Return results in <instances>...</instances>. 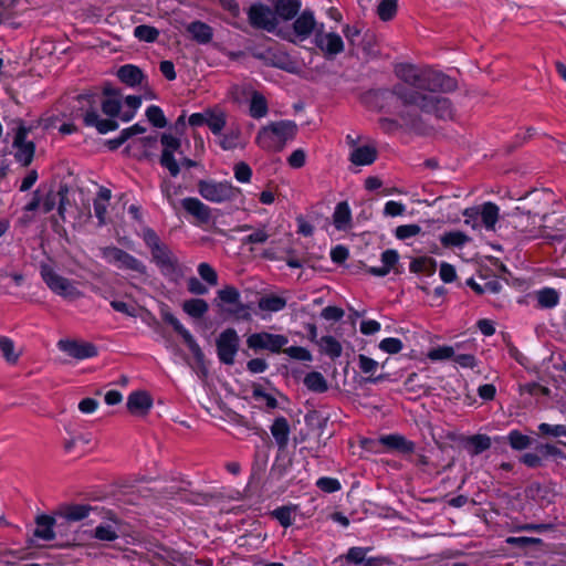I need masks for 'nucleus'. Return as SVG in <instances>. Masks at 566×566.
<instances>
[{"mask_svg": "<svg viewBox=\"0 0 566 566\" xmlns=\"http://www.w3.org/2000/svg\"><path fill=\"white\" fill-rule=\"evenodd\" d=\"M101 253L107 263L114 264L120 270L132 271L139 275L147 273V268L140 260L117 247H105Z\"/></svg>", "mask_w": 566, "mask_h": 566, "instance_id": "obj_8", "label": "nucleus"}, {"mask_svg": "<svg viewBox=\"0 0 566 566\" xmlns=\"http://www.w3.org/2000/svg\"><path fill=\"white\" fill-rule=\"evenodd\" d=\"M14 123L17 124L12 142L14 158L22 166L28 167L33 160L35 145L32 140H28L27 137L34 126L27 125L22 119H17Z\"/></svg>", "mask_w": 566, "mask_h": 566, "instance_id": "obj_5", "label": "nucleus"}, {"mask_svg": "<svg viewBox=\"0 0 566 566\" xmlns=\"http://www.w3.org/2000/svg\"><path fill=\"white\" fill-rule=\"evenodd\" d=\"M402 124L416 132L422 133L427 128L426 119L413 109H406L399 113Z\"/></svg>", "mask_w": 566, "mask_h": 566, "instance_id": "obj_36", "label": "nucleus"}, {"mask_svg": "<svg viewBox=\"0 0 566 566\" xmlns=\"http://www.w3.org/2000/svg\"><path fill=\"white\" fill-rule=\"evenodd\" d=\"M252 397L258 401H263L269 409L277 407V400L270 394H266L261 386H254Z\"/></svg>", "mask_w": 566, "mask_h": 566, "instance_id": "obj_58", "label": "nucleus"}, {"mask_svg": "<svg viewBox=\"0 0 566 566\" xmlns=\"http://www.w3.org/2000/svg\"><path fill=\"white\" fill-rule=\"evenodd\" d=\"M287 343L286 336L268 332L254 333L247 338L249 348L253 350H269L271 353H280Z\"/></svg>", "mask_w": 566, "mask_h": 566, "instance_id": "obj_11", "label": "nucleus"}, {"mask_svg": "<svg viewBox=\"0 0 566 566\" xmlns=\"http://www.w3.org/2000/svg\"><path fill=\"white\" fill-rule=\"evenodd\" d=\"M182 310L193 318H201L208 312L209 305L202 298H191L184 302Z\"/></svg>", "mask_w": 566, "mask_h": 566, "instance_id": "obj_42", "label": "nucleus"}, {"mask_svg": "<svg viewBox=\"0 0 566 566\" xmlns=\"http://www.w3.org/2000/svg\"><path fill=\"white\" fill-rule=\"evenodd\" d=\"M318 346L321 350L328 355L331 358H337L342 355V345L333 336H323L318 340Z\"/></svg>", "mask_w": 566, "mask_h": 566, "instance_id": "obj_44", "label": "nucleus"}, {"mask_svg": "<svg viewBox=\"0 0 566 566\" xmlns=\"http://www.w3.org/2000/svg\"><path fill=\"white\" fill-rule=\"evenodd\" d=\"M479 214L484 228L488 230H494L499 220L500 208L493 202H484L479 206Z\"/></svg>", "mask_w": 566, "mask_h": 566, "instance_id": "obj_30", "label": "nucleus"}, {"mask_svg": "<svg viewBox=\"0 0 566 566\" xmlns=\"http://www.w3.org/2000/svg\"><path fill=\"white\" fill-rule=\"evenodd\" d=\"M468 443L472 447L471 453L476 455L491 447V439L486 434H474L469 438Z\"/></svg>", "mask_w": 566, "mask_h": 566, "instance_id": "obj_49", "label": "nucleus"}, {"mask_svg": "<svg viewBox=\"0 0 566 566\" xmlns=\"http://www.w3.org/2000/svg\"><path fill=\"white\" fill-rule=\"evenodd\" d=\"M269 238L270 233L268 232V228L265 224H263L262 227L255 229L249 235L244 237L242 239V244H263L268 241Z\"/></svg>", "mask_w": 566, "mask_h": 566, "instance_id": "obj_52", "label": "nucleus"}, {"mask_svg": "<svg viewBox=\"0 0 566 566\" xmlns=\"http://www.w3.org/2000/svg\"><path fill=\"white\" fill-rule=\"evenodd\" d=\"M57 347L69 356L76 359L92 358L97 355V347L87 342L61 339Z\"/></svg>", "mask_w": 566, "mask_h": 566, "instance_id": "obj_17", "label": "nucleus"}, {"mask_svg": "<svg viewBox=\"0 0 566 566\" xmlns=\"http://www.w3.org/2000/svg\"><path fill=\"white\" fill-rule=\"evenodd\" d=\"M198 273L207 284L211 286H216L218 284V274L210 264L206 262L200 263L198 265Z\"/></svg>", "mask_w": 566, "mask_h": 566, "instance_id": "obj_54", "label": "nucleus"}, {"mask_svg": "<svg viewBox=\"0 0 566 566\" xmlns=\"http://www.w3.org/2000/svg\"><path fill=\"white\" fill-rule=\"evenodd\" d=\"M507 440L511 448L514 450H525L533 442V439L531 437L521 433L518 430L510 431Z\"/></svg>", "mask_w": 566, "mask_h": 566, "instance_id": "obj_47", "label": "nucleus"}, {"mask_svg": "<svg viewBox=\"0 0 566 566\" xmlns=\"http://www.w3.org/2000/svg\"><path fill=\"white\" fill-rule=\"evenodd\" d=\"M69 189L66 186H61L57 191L50 190L45 196H42L41 209L43 213L51 212L57 205V211L62 219L67 203Z\"/></svg>", "mask_w": 566, "mask_h": 566, "instance_id": "obj_19", "label": "nucleus"}, {"mask_svg": "<svg viewBox=\"0 0 566 566\" xmlns=\"http://www.w3.org/2000/svg\"><path fill=\"white\" fill-rule=\"evenodd\" d=\"M219 360L224 365H233L240 347V337L234 328H227L216 340Z\"/></svg>", "mask_w": 566, "mask_h": 566, "instance_id": "obj_10", "label": "nucleus"}, {"mask_svg": "<svg viewBox=\"0 0 566 566\" xmlns=\"http://www.w3.org/2000/svg\"><path fill=\"white\" fill-rule=\"evenodd\" d=\"M303 382L305 387L313 392L323 394L328 389L327 380L319 371L308 373L304 377Z\"/></svg>", "mask_w": 566, "mask_h": 566, "instance_id": "obj_39", "label": "nucleus"}, {"mask_svg": "<svg viewBox=\"0 0 566 566\" xmlns=\"http://www.w3.org/2000/svg\"><path fill=\"white\" fill-rule=\"evenodd\" d=\"M368 548L354 546L350 547L344 556L346 562L360 566L366 559Z\"/></svg>", "mask_w": 566, "mask_h": 566, "instance_id": "obj_57", "label": "nucleus"}, {"mask_svg": "<svg viewBox=\"0 0 566 566\" xmlns=\"http://www.w3.org/2000/svg\"><path fill=\"white\" fill-rule=\"evenodd\" d=\"M219 137V146L223 150H232L241 146L242 130L238 124H231L227 127V130L221 133Z\"/></svg>", "mask_w": 566, "mask_h": 566, "instance_id": "obj_24", "label": "nucleus"}, {"mask_svg": "<svg viewBox=\"0 0 566 566\" xmlns=\"http://www.w3.org/2000/svg\"><path fill=\"white\" fill-rule=\"evenodd\" d=\"M234 177L240 182H249L252 177V170L245 163H239L234 166Z\"/></svg>", "mask_w": 566, "mask_h": 566, "instance_id": "obj_64", "label": "nucleus"}, {"mask_svg": "<svg viewBox=\"0 0 566 566\" xmlns=\"http://www.w3.org/2000/svg\"><path fill=\"white\" fill-rule=\"evenodd\" d=\"M24 280V274L21 271L14 270L12 266H4L0 269V289L4 293H10L11 286H22Z\"/></svg>", "mask_w": 566, "mask_h": 566, "instance_id": "obj_25", "label": "nucleus"}, {"mask_svg": "<svg viewBox=\"0 0 566 566\" xmlns=\"http://www.w3.org/2000/svg\"><path fill=\"white\" fill-rule=\"evenodd\" d=\"M392 94L396 95L406 107H415L424 115L433 114L437 119L441 120L453 118V107L447 97L412 91L401 85H395Z\"/></svg>", "mask_w": 566, "mask_h": 566, "instance_id": "obj_2", "label": "nucleus"}, {"mask_svg": "<svg viewBox=\"0 0 566 566\" xmlns=\"http://www.w3.org/2000/svg\"><path fill=\"white\" fill-rule=\"evenodd\" d=\"M125 104L127 105L128 109L120 114V119L123 122H129L140 106L142 99L139 96L129 95L125 98Z\"/></svg>", "mask_w": 566, "mask_h": 566, "instance_id": "obj_55", "label": "nucleus"}, {"mask_svg": "<svg viewBox=\"0 0 566 566\" xmlns=\"http://www.w3.org/2000/svg\"><path fill=\"white\" fill-rule=\"evenodd\" d=\"M293 42H302L307 40L314 32H318L317 22L314 17V12L310 9L303 10L300 14L294 18L292 24Z\"/></svg>", "mask_w": 566, "mask_h": 566, "instance_id": "obj_14", "label": "nucleus"}, {"mask_svg": "<svg viewBox=\"0 0 566 566\" xmlns=\"http://www.w3.org/2000/svg\"><path fill=\"white\" fill-rule=\"evenodd\" d=\"M40 274L49 289L55 294L71 300L78 298L82 295L72 281L57 274L49 264L41 265Z\"/></svg>", "mask_w": 566, "mask_h": 566, "instance_id": "obj_7", "label": "nucleus"}, {"mask_svg": "<svg viewBox=\"0 0 566 566\" xmlns=\"http://www.w3.org/2000/svg\"><path fill=\"white\" fill-rule=\"evenodd\" d=\"M421 228L418 224H402L396 228L395 234L399 240H406L418 235Z\"/></svg>", "mask_w": 566, "mask_h": 566, "instance_id": "obj_59", "label": "nucleus"}, {"mask_svg": "<svg viewBox=\"0 0 566 566\" xmlns=\"http://www.w3.org/2000/svg\"><path fill=\"white\" fill-rule=\"evenodd\" d=\"M142 238L150 250L153 261L161 274L169 277L178 276L180 274L179 261L168 245L161 242L157 233L151 228H145Z\"/></svg>", "mask_w": 566, "mask_h": 566, "instance_id": "obj_4", "label": "nucleus"}, {"mask_svg": "<svg viewBox=\"0 0 566 566\" xmlns=\"http://www.w3.org/2000/svg\"><path fill=\"white\" fill-rule=\"evenodd\" d=\"M377 149L374 146H359L353 149L349 160L356 166L371 165L377 159Z\"/></svg>", "mask_w": 566, "mask_h": 566, "instance_id": "obj_29", "label": "nucleus"}, {"mask_svg": "<svg viewBox=\"0 0 566 566\" xmlns=\"http://www.w3.org/2000/svg\"><path fill=\"white\" fill-rule=\"evenodd\" d=\"M228 115L221 108L208 109L207 126L214 136L221 135L227 128Z\"/></svg>", "mask_w": 566, "mask_h": 566, "instance_id": "obj_31", "label": "nucleus"}, {"mask_svg": "<svg viewBox=\"0 0 566 566\" xmlns=\"http://www.w3.org/2000/svg\"><path fill=\"white\" fill-rule=\"evenodd\" d=\"M95 510L96 509L91 505L73 504L64 509L63 515L67 521L77 522L87 517L90 513Z\"/></svg>", "mask_w": 566, "mask_h": 566, "instance_id": "obj_41", "label": "nucleus"}, {"mask_svg": "<svg viewBox=\"0 0 566 566\" xmlns=\"http://www.w3.org/2000/svg\"><path fill=\"white\" fill-rule=\"evenodd\" d=\"M379 442L390 450H397L401 453H411L415 450V443L400 434H387L379 438Z\"/></svg>", "mask_w": 566, "mask_h": 566, "instance_id": "obj_28", "label": "nucleus"}, {"mask_svg": "<svg viewBox=\"0 0 566 566\" xmlns=\"http://www.w3.org/2000/svg\"><path fill=\"white\" fill-rule=\"evenodd\" d=\"M396 75L408 86L403 87L419 91L421 88L423 69H419L412 64L401 63L395 67ZM402 86V84H400Z\"/></svg>", "mask_w": 566, "mask_h": 566, "instance_id": "obj_18", "label": "nucleus"}, {"mask_svg": "<svg viewBox=\"0 0 566 566\" xmlns=\"http://www.w3.org/2000/svg\"><path fill=\"white\" fill-rule=\"evenodd\" d=\"M269 105L266 98L258 91H253L249 104V114L252 118L260 119L268 115Z\"/></svg>", "mask_w": 566, "mask_h": 566, "instance_id": "obj_34", "label": "nucleus"}, {"mask_svg": "<svg viewBox=\"0 0 566 566\" xmlns=\"http://www.w3.org/2000/svg\"><path fill=\"white\" fill-rule=\"evenodd\" d=\"M427 357L430 360H447L454 357V349L452 346H439L430 349Z\"/></svg>", "mask_w": 566, "mask_h": 566, "instance_id": "obj_56", "label": "nucleus"}, {"mask_svg": "<svg viewBox=\"0 0 566 566\" xmlns=\"http://www.w3.org/2000/svg\"><path fill=\"white\" fill-rule=\"evenodd\" d=\"M301 0H275L273 3V11L280 22L293 20L301 11Z\"/></svg>", "mask_w": 566, "mask_h": 566, "instance_id": "obj_21", "label": "nucleus"}, {"mask_svg": "<svg viewBox=\"0 0 566 566\" xmlns=\"http://www.w3.org/2000/svg\"><path fill=\"white\" fill-rule=\"evenodd\" d=\"M293 513L294 510L291 506H280L271 514L283 527H289L294 521Z\"/></svg>", "mask_w": 566, "mask_h": 566, "instance_id": "obj_53", "label": "nucleus"}, {"mask_svg": "<svg viewBox=\"0 0 566 566\" xmlns=\"http://www.w3.org/2000/svg\"><path fill=\"white\" fill-rule=\"evenodd\" d=\"M470 241V238L461 231L446 232L440 238V242L443 247H463Z\"/></svg>", "mask_w": 566, "mask_h": 566, "instance_id": "obj_45", "label": "nucleus"}, {"mask_svg": "<svg viewBox=\"0 0 566 566\" xmlns=\"http://www.w3.org/2000/svg\"><path fill=\"white\" fill-rule=\"evenodd\" d=\"M249 23L252 28L274 32L279 25L273 9L261 2L253 3L247 10Z\"/></svg>", "mask_w": 566, "mask_h": 566, "instance_id": "obj_9", "label": "nucleus"}, {"mask_svg": "<svg viewBox=\"0 0 566 566\" xmlns=\"http://www.w3.org/2000/svg\"><path fill=\"white\" fill-rule=\"evenodd\" d=\"M36 527L33 535L43 541H52L55 537L53 525L55 520L49 515H40L35 520Z\"/></svg>", "mask_w": 566, "mask_h": 566, "instance_id": "obj_33", "label": "nucleus"}, {"mask_svg": "<svg viewBox=\"0 0 566 566\" xmlns=\"http://www.w3.org/2000/svg\"><path fill=\"white\" fill-rule=\"evenodd\" d=\"M217 305L222 306L223 304H231L237 306L234 311L229 310V313L237 314L244 310V306L240 302V292L232 285H227L217 292L216 298Z\"/></svg>", "mask_w": 566, "mask_h": 566, "instance_id": "obj_23", "label": "nucleus"}, {"mask_svg": "<svg viewBox=\"0 0 566 566\" xmlns=\"http://www.w3.org/2000/svg\"><path fill=\"white\" fill-rule=\"evenodd\" d=\"M397 12V0H381L377 7V14L380 20L389 21Z\"/></svg>", "mask_w": 566, "mask_h": 566, "instance_id": "obj_50", "label": "nucleus"}, {"mask_svg": "<svg viewBox=\"0 0 566 566\" xmlns=\"http://www.w3.org/2000/svg\"><path fill=\"white\" fill-rule=\"evenodd\" d=\"M163 151L159 159L160 165L166 168L172 177H177L180 172V166L175 159V153L179 151L181 142L178 137L170 134H163L160 137Z\"/></svg>", "mask_w": 566, "mask_h": 566, "instance_id": "obj_12", "label": "nucleus"}, {"mask_svg": "<svg viewBox=\"0 0 566 566\" xmlns=\"http://www.w3.org/2000/svg\"><path fill=\"white\" fill-rule=\"evenodd\" d=\"M457 81L449 75L431 69H423V77L420 92H452L457 88Z\"/></svg>", "mask_w": 566, "mask_h": 566, "instance_id": "obj_13", "label": "nucleus"}, {"mask_svg": "<svg viewBox=\"0 0 566 566\" xmlns=\"http://www.w3.org/2000/svg\"><path fill=\"white\" fill-rule=\"evenodd\" d=\"M316 45L327 55H336L344 50V43L337 33H323V25H321L315 36Z\"/></svg>", "mask_w": 566, "mask_h": 566, "instance_id": "obj_20", "label": "nucleus"}, {"mask_svg": "<svg viewBox=\"0 0 566 566\" xmlns=\"http://www.w3.org/2000/svg\"><path fill=\"white\" fill-rule=\"evenodd\" d=\"M134 35L139 40L147 43L157 41L159 36V30L155 27L140 24L134 29Z\"/></svg>", "mask_w": 566, "mask_h": 566, "instance_id": "obj_46", "label": "nucleus"}, {"mask_svg": "<svg viewBox=\"0 0 566 566\" xmlns=\"http://www.w3.org/2000/svg\"><path fill=\"white\" fill-rule=\"evenodd\" d=\"M163 319L171 325L175 332H177L182 337L193 357L197 359V361L201 363L203 360V353L190 332L185 328L179 319L168 311L163 312Z\"/></svg>", "mask_w": 566, "mask_h": 566, "instance_id": "obj_15", "label": "nucleus"}, {"mask_svg": "<svg viewBox=\"0 0 566 566\" xmlns=\"http://www.w3.org/2000/svg\"><path fill=\"white\" fill-rule=\"evenodd\" d=\"M286 303L285 297L275 294H266L259 300L258 306L263 312L276 313L284 310Z\"/></svg>", "mask_w": 566, "mask_h": 566, "instance_id": "obj_37", "label": "nucleus"}, {"mask_svg": "<svg viewBox=\"0 0 566 566\" xmlns=\"http://www.w3.org/2000/svg\"><path fill=\"white\" fill-rule=\"evenodd\" d=\"M104 98L101 103L96 94H82L77 97L81 106L75 111V116L81 117L87 127H95L99 134H106L117 129L118 124L113 117L120 118L122 103L119 91L106 85L103 88Z\"/></svg>", "mask_w": 566, "mask_h": 566, "instance_id": "obj_1", "label": "nucleus"}, {"mask_svg": "<svg viewBox=\"0 0 566 566\" xmlns=\"http://www.w3.org/2000/svg\"><path fill=\"white\" fill-rule=\"evenodd\" d=\"M296 133L297 125L292 120L273 122L259 130L255 143L264 150L281 151Z\"/></svg>", "mask_w": 566, "mask_h": 566, "instance_id": "obj_3", "label": "nucleus"}, {"mask_svg": "<svg viewBox=\"0 0 566 566\" xmlns=\"http://www.w3.org/2000/svg\"><path fill=\"white\" fill-rule=\"evenodd\" d=\"M352 220L350 209L346 201H342L337 203L334 214H333V221L334 226L338 230L346 229Z\"/></svg>", "mask_w": 566, "mask_h": 566, "instance_id": "obj_40", "label": "nucleus"}, {"mask_svg": "<svg viewBox=\"0 0 566 566\" xmlns=\"http://www.w3.org/2000/svg\"><path fill=\"white\" fill-rule=\"evenodd\" d=\"M146 117L157 128H164L167 126V119L164 115V112L157 105H150L146 109Z\"/></svg>", "mask_w": 566, "mask_h": 566, "instance_id": "obj_51", "label": "nucleus"}, {"mask_svg": "<svg viewBox=\"0 0 566 566\" xmlns=\"http://www.w3.org/2000/svg\"><path fill=\"white\" fill-rule=\"evenodd\" d=\"M160 191L163 196L166 198L168 203L174 210H178L180 202L178 201V197L182 192V187L180 185H176L169 179H164L160 184Z\"/></svg>", "mask_w": 566, "mask_h": 566, "instance_id": "obj_35", "label": "nucleus"}, {"mask_svg": "<svg viewBox=\"0 0 566 566\" xmlns=\"http://www.w3.org/2000/svg\"><path fill=\"white\" fill-rule=\"evenodd\" d=\"M437 263L430 256L416 258L410 262L409 270L416 274L432 275L436 272Z\"/></svg>", "mask_w": 566, "mask_h": 566, "instance_id": "obj_38", "label": "nucleus"}, {"mask_svg": "<svg viewBox=\"0 0 566 566\" xmlns=\"http://www.w3.org/2000/svg\"><path fill=\"white\" fill-rule=\"evenodd\" d=\"M403 345L399 338L388 337L379 343V348L388 354H397L402 349Z\"/></svg>", "mask_w": 566, "mask_h": 566, "instance_id": "obj_61", "label": "nucleus"}, {"mask_svg": "<svg viewBox=\"0 0 566 566\" xmlns=\"http://www.w3.org/2000/svg\"><path fill=\"white\" fill-rule=\"evenodd\" d=\"M538 307L553 308L559 303V294L555 289L544 287L536 293Z\"/></svg>", "mask_w": 566, "mask_h": 566, "instance_id": "obj_43", "label": "nucleus"}, {"mask_svg": "<svg viewBox=\"0 0 566 566\" xmlns=\"http://www.w3.org/2000/svg\"><path fill=\"white\" fill-rule=\"evenodd\" d=\"M0 352L9 364H15L19 359V354L14 352L13 340L7 336H0Z\"/></svg>", "mask_w": 566, "mask_h": 566, "instance_id": "obj_48", "label": "nucleus"}, {"mask_svg": "<svg viewBox=\"0 0 566 566\" xmlns=\"http://www.w3.org/2000/svg\"><path fill=\"white\" fill-rule=\"evenodd\" d=\"M271 433L281 450H284L289 444L290 437V424L285 417H277L273 421L271 428Z\"/></svg>", "mask_w": 566, "mask_h": 566, "instance_id": "obj_27", "label": "nucleus"}, {"mask_svg": "<svg viewBox=\"0 0 566 566\" xmlns=\"http://www.w3.org/2000/svg\"><path fill=\"white\" fill-rule=\"evenodd\" d=\"M116 75L120 82L130 87L142 85L145 80L143 71L138 66L133 64H125L120 66L117 70Z\"/></svg>", "mask_w": 566, "mask_h": 566, "instance_id": "obj_26", "label": "nucleus"}, {"mask_svg": "<svg viewBox=\"0 0 566 566\" xmlns=\"http://www.w3.org/2000/svg\"><path fill=\"white\" fill-rule=\"evenodd\" d=\"M94 537L99 541L113 542L118 535L111 525H98L94 531Z\"/></svg>", "mask_w": 566, "mask_h": 566, "instance_id": "obj_60", "label": "nucleus"}, {"mask_svg": "<svg viewBox=\"0 0 566 566\" xmlns=\"http://www.w3.org/2000/svg\"><path fill=\"white\" fill-rule=\"evenodd\" d=\"M187 31L192 39L200 44H207L212 40L213 30L210 25L201 21H193L187 27Z\"/></svg>", "mask_w": 566, "mask_h": 566, "instance_id": "obj_32", "label": "nucleus"}, {"mask_svg": "<svg viewBox=\"0 0 566 566\" xmlns=\"http://www.w3.org/2000/svg\"><path fill=\"white\" fill-rule=\"evenodd\" d=\"M316 485L319 490L326 493H334L340 490L339 481L328 476L319 478L316 482Z\"/></svg>", "mask_w": 566, "mask_h": 566, "instance_id": "obj_63", "label": "nucleus"}, {"mask_svg": "<svg viewBox=\"0 0 566 566\" xmlns=\"http://www.w3.org/2000/svg\"><path fill=\"white\" fill-rule=\"evenodd\" d=\"M197 188L203 199L214 203L234 200L240 192L238 188L227 181L199 180Z\"/></svg>", "mask_w": 566, "mask_h": 566, "instance_id": "obj_6", "label": "nucleus"}, {"mask_svg": "<svg viewBox=\"0 0 566 566\" xmlns=\"http://www.w3.org/2000/svg\"><path fill=\"white\" fill-rule=\"evenodd\" d=\"M538 431L544 436L566 437V426L564 424L541 423Z\"/></svg>", "mask_w": 566, "mask_h": 566, "instance_id": "obj_62", "label": "nucleus"}, {"mask_svg": "<svg viewBox=\"0 0 566 566\" xmlns=\"http://www.w3.org/2000/svg\"><path fill=\"white\" fill-rule=\"evenodd\" d=\"M181 208L191 216L199 226L210 223L211 208L196 197H187L180 201Z\"/></svg>", "mask_w": 566, "mask_h": 566, "instance_id": "obj_16", "label": "nucleus"}, {"mask_svg": "<svg viewBox=\"0 0 566 566\" xmlns=\"http://www.w3.org/2000/svg\"><path fill=\"white\" fill-rule=\"evenodd\" d=\"M127 409L133 415H144L153 406L150 396L145 391H134L128 396Z\"/></svg>", "mask_w": 566, "mask_h": 566, "instance_id": "obj_22", "label": "nucleus"}]
</instances>
